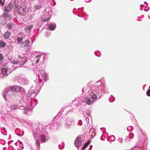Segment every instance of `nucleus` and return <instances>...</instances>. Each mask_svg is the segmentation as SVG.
<instances>
[{
	"mask_svg": "<svg viewBox=\"0 0 150 150\" xmlns=\"http://www.w3.org/2000/svg\"><path fill=\"white\" fill-rule=\"evenodd\" d=\"M9 88L13 92H19L21 90L20 87L17 85L11 86L9 87Z\"/></svg>",
	"mask_w": 150,
	"mask_h": 150,
	"instance_id": "obj_1",
	"label": "nucleus"
},
{
	"mask_svg": "<svg viewBox=\"0 0 150 150\" xmlns=\"http://www.w3.org/2000/svg\"><path fill=\"white\" fill-rule=\"evenodd\" d=\"M99 93V91H97L96 92V94L95 93H93L92 95H91V98L92 99V100L93 101H95L98 98V97L97 94H98V96H99V98L101 96L100 95H99L98 94Z\"/></svg>",
	"mask_w": 150,
	"mask_h": 150,
	"instance_id": "obj_2",
	"label": "nucleus"
},
{
	"mask_svg": "<svg viewBox=\"0 0 150 150\" xmlns=\"http://www.w3.org/2000/svg\"><path fill=\"white\" fill-rule=\"evenodd\" d=\"M74 144L76 147L79 146L81 144V139L80 138L78 137L76 139Z\"/></svg>",
	"mask_w": 150,
	"mask_h": 150,
	"instance_id": "obj_3",
	"label": "nucleus"
},
{
	"mask_svg": "<svg viewBox=\"0 0 150 150\" xmlns=\"http://www.w3.org/2000/svg\"><path fill=\"white\" fill-rule=\"evenodd\" d=\"M82 101L88 105L91 104L94 102V101L91 100L90 98L88 97L85 98L84 100H82Z\"/></svg>",
	"mask_w": 150,
	"mask_h": 150,
	"instance_id": "obj_4",
	"label": "nucleus"
},
{
	"mask_svg": "<svg viewBox=\"0 0 150 150\" xmlns=\"http://www.w3.org/2000/svg\"><path fill=\"white\" fill-rule=\"evenodd\" d=\"M30 42L29 40H26L21 44L20 45V47H28L29 45Z\"/></svg>",
	"mask_w": 150,
	"mask_h": 150,
	"instance_id": "obj_5",
	"label": "nucleus"
},
{
	"mask_svg": "<svg viewBox=\"0 0 150 150\" xmlns=\"http://www.w3.org/2000/svg\"><path fill=\"white\" fill-rule=\"evenodd\" d=\"M19 58L20 59V61L21 62V64H24L27 61V58L25 56H23V57H21V58H20V57Z\"/></svg>",
	"mask_w": 150,
	"mask_h": 150,
	"instance_id": "obj_6",
	"label": "nucleus"
},
{
	"mask_svg": "<svg viewBox=\"0 0 150 150\" xmlns=\"http://www.w3.org/2000/svg\"><path fill=\"white\" fill-rule=\"evenodd\" d=\"M32 25H29L27 26L25 29V31L26 33H29L30 32L31 29L33 28Z\"/></svg>",
	"mask_w": 150,
	"mask_h": 150,
	"instance_id": "obj_7",
	"label": "nucleus"
},
{
	"mask_svg": "<svg viewBox=\"0 0 150 150\" xmlns=\"http://www.w3.org/2000/svg\"><path fill=\"white\" fill-rule=\"evenodd\" d=\"M25 11V9L21 7H19L18 9V12L21 15L23 14V13Z\"/></svg>",
	"mask_w": 150,
	"mask_h": 150,
	"instance_id": "obj_8",
	"label": "nucleus"
},
{
	"mask_svg": "<svg viewBox=\"0 0 150 150\" xmlns=\"http://www.w3.org/2000/svg\"><path fill=\"white\" fill-rule=\"evenodd\" d=\"M11 34L10 33L9 31H6L4 33V34L3 36L4 38L6 39L9 38V37L10 36Z\"/></svg>",
	"mask_w": 150,
	"mask_h": 150,
	"instance_id": "obj_9",
	"label": "nucleus"
},
{
	"mask_svg": "<svg viewBox=\"0 0 150 150\" xmlns=\"http://www.w3.org/2000/svg\"><path fill=\"white\" fill-rule=\"evenodd\" d=\"M11 9V8L8 5L5 8V11L7 13Z\"/></svg>",
	"mask_w": 150,
	"mask_h": 150,
	"instance_id": "obj_10",
	"label": "nucleus"
},
{
	"mask_svg": "<svg viewBox=\"0 0 150 150\" xmlns=\"http://www.w3.org/2000/svg\"><path fill=\"white\" fill-rule=\"evenodd\" d=\"M89 144V143H88V142H87L86 143H85L83 146L82 147V150H84L85 149H86V147L88 146Z\"/></svg>",
	"mask_w": 150,
	"mask_h": 150,
	"instance_id": "obj_11",
	"label": "nucleus"
},
{
	"mask_svg": "<svg viewBox=\"0 0 150 150\" xmlns=\"http://www.w3.org/2000/svg\"><path fill=\"white\" fill-rule=\"evenodd\" d=\"M42 137L40 139V141L42 142V143H44L45 142L46 140V136L43 135H42Z\"/></svg>",
	"mask_w": 150,
	"mask_h": 150,
	"instance_id": "obj_12",
	"label": "nucleus"
},
{
	"mask_svg": "<svg viewBox=\"0 0 150 150\" xmlns=\"http://www.w3.org/2000/svg\"><path fill=\"white\" fill-rule=\"evenodd\" d=\"M7 70L5 68L1 70V73L4 75L6 74L7 73Z\"/></svg>",
	"mask_w": 150,
	"mask_h": 150,
	"instance_id": "obj_13",
	"label": "nucleus"
},
{
	"mask_svg": "<svg viewBox=\"0 0 150 150\" xmlns=\"http://www.w3.org/2000/svg\"><path fill=\"white\" fill-rule=\"evenodd\" d=\"M42 7V6L40 5H35L34 6V8L36 10H38L41 8Z\"/></svg>",
	"mask_w": 150,
	"mask_h": 150,
	"instance_id": "obj_14",
	"label": "nucleus"
},
{
	"mask_svg": "<svg viewBox=\"0 0 150 150\" xmlns=\"http://www.w3.org/2000/svg\"><path fill=\"white\" fill-rule=\"evenodd\" d=\"M49 28L50 30H52L54 28V25L52 24H49Z\"/></svg>",
	"mask_w": 150,
	"mask_h": 150,
	"instance_id": "obj_15",
	"label": "nucleus"
},
{
	"mask_svg": "<svg viewBox=\"0 0 150 150\" xmlns=\"http://www.w3.org/2000/svg\"><path fill=\"white\" fill-rule=\"evenodd\" d=\"M4 57L2 54L0 53V63H1L3 61Z\"/></svg>",
	"mask_w": 150,
	"mask_h": 150,
	"instance_id": "obj_16",
	"label": "nucleus"
},
{
	"mask_svg": "<svg viewBox=\"0 0 150 150\" xmlns=\"http://www.w3.org/2000/svg\"><path fill=\"white\" fill-rule=\"evenodd\" d=\"M6 45L5 43L3 41H0V46L1 47H4Z\"/></svg>",
	"mask_w": 150,
	"mask_h": 150,
	"instance_id": "obj_17",
	"label": "nucleus"
},
{
	"mask_svg": "<svg viewBox=\"0 0 150 150\" xmlns=\"http://www.w3.org/2000/svg\"><path fill=\"white\" fill-rule=\"evenodd\" d=\"M13 25V24H12L11 23H8L7 24V25L8 27V29L9 30L11 28H12V27Z\"/></svg>",
	"mask_w": 150,
	"mask_h": 150,
	"instance_id": "obj_18",
	"label": "nucleus"
},
{
	"mask_svg": "<svg viewBox=\"0 0 150 150\" xmlns=\"http://www.w3.org/2000/svg\"><path fill=\"white\" fill-rule=\"evenodd\" d=\"M23 38L22 37H18L17 39V40L18 42H21L22 41Z\"/></svg>",
	"mask_w": 150,
	"mask_h": 150,
	"instance_id": "obj_19",
	"label": "nucleus"
},
{
	"mask_svg": "<svg viewBox=\"0 0 150 150\" xmlns=\"http://www.w3.org/2000/svg\"><path fill=\"white\" fill-rule=\"evenodd\" d=\"M36 144L39 147L40 146V143L39 139H37L36 141Z\"/></svg>",
	"mask_w": 150,
	"mask_h": 150,
	"instance_id": "obj_20",
	"label": "nucleus"
},
{
	"mask_svg": "<svg viewBox=\"0 0 150 150\" xmlns=\"http://www.w3.org/2000/svg\"><path fill=\"white\" fill-rule=\"evenodd\" d=\"M5 3V0H0V4H1L3 6Z\"/></svg>",
	"mask_w": 150,
	"mask_h": 150,
	"instance_id": "obj_21",
	"label": "nucleus"
},
{
	"mask_svg": "<svg viewBox=\"0 0 150 150\" xmlns=\"http://www.w3.org/2000/svg\"><path fill=\"white\" fill-rule=\"evenodd\" d=\"M11 109L14 110L16 108V107L15 105H12L11 106Z\"/></svg>",
	"mask_w": 150,
	"mask_h": 150,
	"instance_id": "obj_22",
	"label": "nucleus"
},
{
	"mask_svg": "<svg viewBox=\"0 0 150 150\" xmlns=\"http://www.w3.org/2000/svg\"><path fill=\"white\" fill-rule=\"evenodd\" d=\"M146 94L148 96H150V90H149L147 91Z\"/></svg>",
	"mask_w": 150,
	"mask_h": 150,
	"instance_id": "obj_23",
	"label": "nucleus"
},
{
	"mask_svg": "<svg viewBox=\"0 0 150 150\" xmlns=\"http://www.w3.org/2000/svg\"><path fill=\"white\" fill-rule=\"evenodd\" d=\"M8 16V14L5 13H4L3 15V17L4 18H6Z\"/></svg>",
	"mask_w": 150,
	"mask_h": 150,
	"instance_id": "obj_24",
	"label": "nucleus"
},
{
	"mask_svg": "<svg viewBox=\"0 0 150 150\" xmlns=\"http://www.w3.org/2000/svg\"><path fill=\"white\" fill-rule=\"evenodd\" d=\"M14 4L13 3H10L8 4L9 6H10V7L11 8H12V7H13L14 6Z\"/></svg>",
	"mask_w": 150,
	"mask_h": 150,
	"instance_id": "obj_25",
	"label": "nucleus"
},
{
	"mask_svg": "<svg viewBox=\"0 0 150 150\" xmlns=\"http://www.w3.org/2000/svg\"><path fill=\"white\" fill-rule=\"evenodd\" d=\"M48 20H49V19L48 18H46L45 19L44 18L43 19V21H44V22H46V21H48Z\"/></svg>",
	"mask_w": 150,
	"mask_h": 150,
	"instance_id": "obj_26",
	"label": "nucleus"
},
{
	"mask_svg": "<svg viewBox=\"0 0 150 150\" xmlns=\"http://www.w3.org/2000/svg\"><path fill=\"white\" fill-rule=\"evenodd\" d=\"M40 61V59L38 58L36 60V62L37 63H38Z\"/></svg>",
	"mask_w": 150,
	"mask_h": 150,
	"instance_id": "obj_27",
	"label": "nucleus"
},
{
	"mask_svg": "<svg viewBox=\"0 0 150 150\" xmlns=\"http://www.w3.org/2000/svg\"><path fill=\"white\" fill-rule=\"evenodd\" d=\"M6 89L7 90V89H5V90L4 92V93H5V95H6V93H6L5 91H8L7 90H6Z\"/></svg>",
	"mask_w": 150,
	"mask_h": 150,
	"instance_id": "obj_28",
	"label": "nucleus"
},
{
	"mask_svg": "<svg viewBox=\"0 0 150 150\" xmlns=\"http://www.w3.org/2000/svg\"><path fill=\"white\" fill-rule=\"evenodd\" d=\"M18 62L17 61H16V62H13L14 64H17Z\"/></svg>",
	"mask_w": 150,
	"mask_h": 150,
	"instance_id": "obj_29",
	"label": "nucleus"
},
{
	"mask_svg": "<svg viewBox=\"0 0 150 150\" xmlns=\"http://www.w3.org/2000/svg\"><path fill=\"white\" fill-rule=\"evenodd\" d=\"M29 49H28L26 51V52H28L29 51Z\"/></svg>",
	"mask_w": 150,
	"mask_h": 150,
	"instance_id": "obj_30",
	"label": "nucleus"
},
{
	"mask_svg": "<svg viewBox=\"0 0 150 150\" xmlns=\"http://www.w3.org/2000/svg\"><path fill=\"white\" fill-rule=\"evenodd\" d=\"M41 56V55H39V56H37V57H40Z\"/></svg>",
	"mask_w": 150,
	"mask_h": 150,
	"instance_id": "obj_31",
	"label": "nucleus"
},
{
	"mask_svg": "<svg viewBox=\"0 0 150 150\" xmlns=\"http://www.w3.org/2000/svg\"><path fill=\"white\" fill-rule=\"evenodd\" d=\"M6 76H7V75H5H5H4V77H6Z\"/></svg>",
	"mask_w": 150,
	"mask_h": 150,
	"instance_id": "obj_32",
	"label": "nucleus"
}]
</instances>
